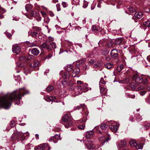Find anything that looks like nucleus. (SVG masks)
Returning a JSON list of instances; mask_svg holds the SVG:
<instances>
[{"label": "nucleus", "mask_w": 150, "mask_h": 150, "mask_svg": "<svg viewBox=\"0 0 150 150\" xmlns=\"http://www.w3.org/2000/svg\"><path fill=\"white\" fill-rule=\"evenodd\" d=\"M55 98L56 97L55 96H45L44 97V99L47 102L51 101L55 99Z\"/></svg>", "instance_id": "a211bd4d"}, {"label": "nucleus", "mask_w": 150, "mask_h": 150, "mask_svg": "<svg viewBox=\"0 0 150 150\" xmlns=\"http://www.w3.org/2000/svg\"><path fill=\"white\" fill-rule=\"evenodd\" d=\"M89 67L87 65H85L83 67V69L84 70H86Z\"/></svg>", "instance_id": "338daca9"}, {"label": "nucleus", "mask_w": 150, "mask_h": 150, "mask_svg": "<svg viewBox=\"0 0 150 150\" xmlns=\"http://www.w3.org/2000/svg\"><path fill=\"white\" fill-rule=\"evenodd\" d=\"M5 33L6 34L7 37L8 38L10 39L12 37V35L11 33H9L8 32L6 31V32Z\"/></svg>", "instance_id": "de8ad7c7"}, {"label": "nucleus", "mask_w": 150, "mask_h": 150, "mask_svg": "<svg viewBox=\"0 0 150 150\" xmlns=\"http://www.w3.org/2000/svg\"><path fill=\"white\" fill-rule=\"evenodd\" d=\"M146 102L147 103L150 104V96H149L146 99Z\"/></svg>", "instance_id": "6e6d98bb"}, {"label": "nucleus", "mask_w": 150, "mask_h": 150, "mask_svg": "<svg viewBox=\"0 0 150 150\" xmlns=\"http://www.w3.org/2000/svg\"><path fill=\"white\" fill-rule=\"evenodd\" d=\"M28 93V91L24 88H20L10 94L7 93L0 98V108L8 109L11 105V101L15 99V104L19 105L22 96Z\"/></svg>", "instance_id": "f257e3e1"}, {"label": "nucleus", "mask_w": 150, "mask_h": 150, "mask_svg": "<svg viewBox=\"0 0 150 150\" xmlns=\"http://www.w3.org/2000/svg\"><path fill=\"white\" fill-rule=\"evenodd\" d=\"M132 80L133 83L132 85L135 88L137 85L143 82V79L142 76L136 75L133 76Z\"/></svg>", "instance_id": "423d86ee"}, {"label": "nucleus", "mask_w": 150, "mask_h": 150, "mask_svg": "<svg viewBox=\"0 0 150 150\" xmlns=\"http://www.w3.org/2000/svg\"><path fill=\"white\" fill-rule=\"evenodd\" d=\"M83 61L82 60H80L77 63H76V65H80V64H82L83 63Z\"/></svg>", "instance_id": "69168bd1"}, {"label": "nucleus", "mask_w": 150, "mask_h": 150, "mask_svg": "<svg viewBox=\"0 0 150 150\" xmlns=\"http://www.w3.org/2000/svg\"><path fill=\"white\" fill-rule=\"evenodd\" d=\"M100 93L103 95H106L107 92V89L103 88L102 87H100Z\"/></svg>", "instance_id": "aec40b11"}, {"label": "nucleus", "mask_w": 150, "mask_h": 150, "mask_svg": "<svg viewBox=\"0 0 150 150\" xmlns=\"http://www.w3.org/2000/svg\"><path fill=\"white\" fill-rule=\"evenodd\" d=\"M113 45V41L112 40H110L108 41L107 43V46L109 48L111 47Z\"/></svg>", "instance_id": "58836bf2"}, {"label": "nucleus", "mask_w": 150, "mask_h": 150, "mask_svg": "<svg viewBox=\"0 0 150 150\" xmlns=\"http://www.w3.org/2000/svg\"><path fill=\"white\" fill-rule=\"evenodd\" d=\"M62 5L64 8H66L68 6V4L65 2H62Z\"/></svg>", "instance_id": "5fc2aeb1"}, {"label": "nucleus", "mask_w": 150, "mask_h": 150, "mask_svg": "<svg viewBox=\"0 0 150 150\" xmlns=\"http://www.w3.org/2000/svg\"><path fill=\"white\" fill-rule=\"evenodd\" d=\"M106 42L107 40H106L103 39V40H100L98 42V43L99 45H102L103 46H104L105 45Z\"/></svg>", "instance_id": "a878e982"}, {"label": "nucleus", "mask_w": 150, "mask_h": 150, "mask_svg": "<svg viewBox=\"0 0 150 150\" xmlns=\"http://www.w3.org/2000/svg\"><path fill=\"white\" fill-rule=\"evenodd\" d=\"M105 84L103 78H101L99 82V87H102Z\"/></svg>", "instance_id": "c756f323"}, {"label": "nucleus", "mask_w": 150, "mask_h": 150, "mask_svg": "<svg viewBox=\"0 0 150 150\" xmlns=\"http://www.w3.org/2000/svg\"><path fill=\"white\" fill-rule=\"evenodd\" d=\"M119 52V50L116 49H113L111 51L110 54L112 58H115L117 57Z\"/></svg>", "instance_id": "9b49d317"}, {"label": "nucleus", "mask_w": 150, "mask_h": 150, "mask_svg": "<svg viewBox=\"0 0 150 150\" xmlns=\"http://www.w3.org/2000/svg\"><path fill=\"white\" fill-rule=\"evenodd\" d=\"M57 8V11H59L61 10V9L60 8V5L59 4H57L56 5Z\"/></svg>", "instance_id": "13d9d810"}, {"label": "nucleus", "mask_w": 150, "mask_h": 150, "mask_svg": "<svg viewBox=\"0 0 150 150\" xmlns=\"http://www.w3.org/2000/svg\"><path fill=\"white\" fill-rule=\"evenodd\" d=\"M112 66L113 65L110 63H107L105 65V67L108 69L111 68Z\"/></svg>", "instance_id": "2f4dec72"}, {"label": "nucleus", "mask_w": 150, "mask_h": 150, "mask_svg": "<svg viewBox=\"0 0 150 150\" xmlns=\"http://www.w3.org/2000/svg\"><path fill=\"white\" fill-rule=\"evenodd\" d=\"M105 59L107 61H109L110 60V57L109 56H107L105 57Z\"/></svg>", "instance_id": "774afa93"}, {"label": "nucleus", "mask_w": 150, "mask_h": 150, "mask_svg": "<svg viewBox=\"0 0 150 150\" xmlns=\"http://www.w3.org/2000/svg\"><path fill=\"white\" fill-rule=\"evenodd\" d=\"M110 125H109L110 129L113 132H116L117 131L119 127V124L115 123L112 121L109 122Z\"/></svg>", "instance_id": "6e6552de"}, {"label": "nucleus", "mask_w": 150, "mask_h": 150, "mask_svg": "<svg viewBox=\"0 0 150 150\" xmlns=\"http://www.w3.org/2000/svg\"><path fill=\"white\" fill-rule=\"evenodd\" d=\"M72 118L69 117L67 114L64 115L63 117L62 120L64 122V125L67 128L71 127L72 122L71 120Z\"/></svg>", "instance_id": "39448f33"}, {"label": "nucleus", "mask_w": 150, "mask_h": 150, "mask_svg": "<svg viewBox=\"0 0 150 150\" xmlns=\"http://www.w3.org/2000/svg\"><path fill=\"white\" fill-rule=\"evenodd\" d=\"M137 144L135 145V148L136 149H142L143 147L142 144V143H137Z\"/></svg>", "instance_id": "cd10ccee"}, {"label": "nucleus", "mask_w": 150, "mask_h": 150, "mask_svg": "<svg viewBox=\"0 0 150 150\" xmlns=\"http://www.w3.org/2000/svg\"><path fill=\"white\" fill-rule=\"evenodd\" d=\"M128 9L131 13H133L135 11V9L132 7H129L128 8Z\"/></svg>", "instance_id": "37998d69"}, {"label": "nucleus", "mask_w": 150, "mask_h": 150, "mask_svg": "<svg viewBox=\"0 0 150 150\" xmlns=\"http://www.w3.org/2000/svg\"><path fill=\"white\" fill-rule=\"evenodd\" d=\"M109 52V50L108 49H103L101 51V53L103 55H106L108 54Z\"/></svg>", "instance_id": "393cba45"}, {"label": "nucleus", "mask_w": 150, "mask_h": 150, "mask_svg": "<svg viewBox=\"0 0 150 150\" xmlns=\"http://www.w3.org/2000/svg\"><path fill=\"white\" fill-rule=\"evenodd\" d=\"M143 24V25L146 27L148 28L150 27V21L149 20L147 21L144 22Z\"/></svg>", "instance_id": "7c9ffc66"}, {"label": "nucleus", "mask_w": 150, "mask_h": 150, "mask_svg": "<svg viewBox=\"0 0 150 150\" xmlns=\"http://www.w3.org/2000/svg\"><path fill=\"white\" fill-rule=\"evenodd\" d=\"M94 133V132L93 130L87 131L86 133V136L87 138H89L91 137H92Z\"/></svg>", "instance_id": "dca6fc26"}, {"label": "nucleus", "mask_w": 150, "mask_h": 150, "mask_svg": "<svg viewBox=\"0 0 150 150\" xmlns=\"http://www.w3.org/2000/svg\"><path fill=\"white\" fill-rule=\"evenodd\" d=\"M42 15L43 16H45L46 15V13L45 12H44L42 11H40Z\"/></svg>", "instance_id": "0e129e2a"}, {"label": "nucleus", "mask_w": 150, "mask_h": 150, "mask_svg": "<svg viewBox=\"0 0 150 150\" xmlns=\"http://www.w3.org/2000/svg\"><path fill=\"white\" fill-rule=\"evenodd\" d=\"M26 60L32 59L33 58V56L32 55H28L26 56Z\"/></svg>", "instance_id": "f704fd0d"}, {"label": "nucleus", "mask_w": 150, "mask_h": 150, "mask_svg": "<svg viewBox=\"0 0 150 150\" xmlns=\"http://www.w3.org/2000/svg\"><path fill=\"white\" fill-rule=\"evenodd\" d=\"M73 67L71 64H68L64 67L65 69L68 71H70L72 70Z\"/></svg>", "instance_id": "4be33fe9"}, {"label": "nucleus", "mask_w": 150, "mask_h": 150, "mask_svg": "<svg viewBox=\"0 0 150 150\" xmlns=\"http://www.w3.org/2000/svg\"><path fill=\"white\" fill-rule=\"evenodd\" d=\"M25 44L28 47H33L37 45L33 42L31 43L28 41H27L25 42Z\"/></svg>", "instance_id": "5701e85b"}, {"label": "nucleus", "mask_w": 150, "mask_h": 150, "mask_svg": "<svg viewBox=\"0 0 150 150\" xmlns=\"http://www.w3.org/2000/svg\"><path fill=\"white\" fill-rule=\"evenodd\" d=\"M56 48V44L54 42H52L50 43H48L47 49L51 50L52 49H54Z\"/></svg>", "instance_id": "ddd939ff"}, {"label": "nucleus", "mask_w": 150, "mask_h": 150, "mask_svg": "<svg viewBox=\"0 0 150 150\" xmlns=\"http://www.w3.org/2000/svg\"><path fill=\"white\" fill-rule=\"evenodd\" d=\"M100 128L102 130H105L107 128V127L105 124H102L100 125Z\"/></svg>", "instance_id": "49530a36"}, {"label": "nucleus", "mask_w": 150, "mask_h": 150, "mask_svg": "<svg viewBox=\"0 0 150 150\" xmlns=\"http://www.w3.org/2000/svg\"><path fill=\"white\" fill-rule=\"evenodd\" d=\"M124 67V65L122 64H121L120 66L118 67L117 68V70L118 72H120Z\"/></svg>", "instance_id": "4c0bfd02"}, {"label": "nucleus", "mask_w": 150, "mask_h": 150, "mask_svg": "<svg viewBox=\"0 0 150 150\" xmlns=\"http://www.w3.org/2000/svg\"><path fill=\"white\" fill-rule=\"evenodd\" d=\"M47 43L44 42L42 43L40 45V47L41 48H46L47 49Z\"/></svg>", "instance_id": "a19ab883"}, {"label": "nucleus", "mask_w": 150, "mask_h": 150, "mask_svg": "<svg viewBox=\"0 0 150 150\" xmlns=\"http://www.w3.org/2000/svg\"><path fill=\"white\" fill-rule=\"evenodd\" d=\"M126 142L123 141H121L119 144L120 145V146H119V147H123L124 146L126 145Z\"/></svg>", "instance_id": "c03bdc74"}, {"label": "nucleus", "mask_w": 150, "mask_h": 150, "mask_svg": "<svg viewBox=\"0 0 150 150\" xmlns=\"http://www.w3.org/2000/svg\"><path fill=\"white\" fill-rule=\"evenodd\" d=\"M137 142L134 140L131 141L129 142V144L131 146L135 147V145L137 144Z\"/></svg>", "instance_id": "bb28decb"}, {"label": "nucleus", "mask_w": 150, "mask_h": 150, "mask_svg": "<svg viewBox=\"0 0 150 150\" xmlns=\"http://www.w3.org/2000/svg\"><path fill=\"white\" fill-rule=\"evenodd\" d=\"M122 40L121 38H118L115 40V44L116 45H119L122 42Z\"/></svg>", "instance_id": "b1692460"}, {"label": "nucleus", "mask_w": 150, "mask_h": 150, "mask_svg": "<svg viewBox=\"0 0 150 150\" xmlns=\"http://www.w3.org/2000/svg\"><path fill=\"white\" fill-rule=\"evenodd\" d=\"M38 14V13H37L36 11H33L31 12L30 15L26 13L25 14V16L29 19H32L33 17H34L35 18Z\"/></svg>", "instance_id": "f8f14e48"}, {"label": "nucleus", "mask_w": 150, "mask_h": 150, "mask_svg": "<svg viewBox=\"0 0 150 150\" xmlns=\"http://www.w3.org/2000/svg\"><path fill=\"white\" fill-rule=\"evenodd\" d=\"M111 138L110 137V135H108V137L107 138L105 139V141H103L102 143V145H104L105 144V143L106 142H108L110 139Z\"/></svg>", "instance_id": "79ce46f5"}, {"label": "nucleus", "mask_w": 150, "mask_h": 150, "mask_svg": "<svg viewBox=\"0 0 150 150\" xmlns=\"http://www.w3.org/2000/svg\"><path fill=\"white\" fill-rule=\"evenodd\" d=\"M35 18H36V20L38 21L39 22L41 21V20L42 18L40 16V14L38 13V14L37 15Z\"/></svg>", "instance_id": "ea45409f"}, {"label": "nucleus", "mask_w": 150, "mask_h": 150, "mask_svg": "<svg viewBox=\"0 0 150 150\" xmlns=\"http://www.w3.org/2000/svg\"><path fill=\"white\" fill-rule=\"evenodd\" d=\"M19 59L21 61H24V62H26V56H22L20 57Z\"/></svg>", "instance_id": "09e8293b"}, {"label": "nucleus", "mask_w": 150, "mask_h": 150, "mask_svg": "<svg viewBox=\"0 0 150 150\" xmlns=\"http://www.w3.org/2000/svg\"><path fill=\"white\" fill-rule=\"evenodd\" d=\"M77 83L79 85L76 86L77 91L75 93V95L76 96L82 94V92H86L88 91V85L87 83H83L81 81H77Z\"/></svg>", "instance_id": "f03ea898"}, {"label": "nucleus", "mask_w": 150, "mask_h": 150, "mask_svg": "<svg viewBox=\"0 0 150 150\" xmlns=\"http://www.w3.org/2000/svg\"><path fill=\"white\" fill-rule=\"evenodd\" d=\"M16 124V121L14 120H12L10 122V127H15Z\"/></svg>", "instance_id": "72a5a7b5"}, {"label": "nucleus", "mask_w": 150, "mask_h": 150, "mask_svg": "<svg viewBox=\"0 0 150 150\" xmlns=\"http://www.w3.org/2000/svg\"><path fill=\"white\" fill-rule=\"evenodd\" d=\"M85 125H80L78 126V128L79 129H84Z\"/></svg>", "instance_id": "3c124183"}, {"label": "nucleus", "mask_w": 150, "mask_h": 150, "mask_svg": "<svg viewBox=\"0 0 150 150\" xmlns=\"http://www.w3.org/2000/svg\"><path fill=\"white\" fill-rule=\"evenodd\" d=\"M39 64L38 61H34L30 64V67H32L35 68L37 67Z\"/></svg>", "instance_id": "6ab92c4d"}, {"label": "nucleus", "mask_w": 150, "mask_h": 150, "mask_svg": "<svg viewBox=\"0 0 150 150\" xmlns=\"http://www.w3.org/2000/svg\"><path fill=\"white\" fill-rule=\"evenodd\" d=\"M135 16L138 18H140L143 16V14L140 12H136L134 13Z\"/></svg>", "instance_id": "412c9836"}, {"label": "nucleus", "mask_w": 150, "mask_h": 150, "mask_svg": "<svg viewBox=\"0 0 150 150\" xmlns=\"http://www.w3.org/2000/svg\"><path fill=\"white\" fill-rule=\"evenodd\" d=\"M88 5V2L86 1H85V0L83 1V7L85 8H86Z\"/></svg>", "instance_id": "8fccbe9b"}, {"label": "nucleus", "mask_w": 150, "mask_h": 150, "mask_svg": "<svg viewBox=\"0 0 150 150\" xmlns=\"http://www.w3.org/2000/svg\"><path fill=\"white\" fill-rule=\"evenodd\" d=\"M5 12L4 10L2 8L0 5V18H3V16L2 15L3 13Z\"/></svg>", "instance_id": "c85d7f7f"}, {"label": "nucleus", "mask_w": 150, "mask_h": 150, "mask_svg": "<svg viewBox=\"0 0 150 150\" xmlns=\"http://www.w3.org/2000/svg\"><path fill=\"white\" fill-rule=\"evenodd\" d=\"M80 70L79 68H77L74 69L72 72L71 75L73 77H75L80 72Z\"/></svg>", "instance_id": "2eb2a0df"}, {"label": "nucleus", "mask_w": 150, "mask_h": 150, "mask_svg": "<svg viewBox=\"0 0 150 150\" xmlns=\"http://www.w3.org/2000/svg\"><path fill=\"white\" fill-rule=\"evenodd\" d=\"M94 130L97 133H101V132L99 130V127L98 126H96L94 128Z\"/></svg>", "instance_id": "c9c22d12"}, {"label": "nucleus", "mask_w": 150, "mask_h": 150, "mask_svg": "<svg viewBox=\"0 0 150 150\" xmlns=\"http://www.w3.org/2000/svg\"><path fill=\"white\" fill-rule=\"evenodd\" d=\"M146 92L145 91H142L140 92V94L141 96L144 95L146 93Z\"/></svg>", "instance_id": "680f3d73"}, {"label": "nucleus", "mask_w": 150, "mask_h": 150, "mask_svg": "<svg viewBox=\"0 0 150 150\" xmlns=\"http://www.w3.org/2000/svg\"><path fill=\"white\" fill-rule=\"evenodd\" d=\"M59 135L58 134L55 135L54 137H53L52 138H50L49 139V141L50 142L51 141L52 139L53 140L54 142L56 143L59 139Z\"/></svg>", "instance_id": "4468645a"}, {"label": "nucleus", "mask_w": 150, "mask_h": 150, "mask_svg": "<svg viewBox=\"0 0 150 150\" xmlns=\"http://www.w3.org/2000/svg\"><path fill=\"white\" fill-rule=\"evenodd\" d=\"M79 0L76 1V2L74 1L73 2V4H74L76 5H79Z\"/></svg>", "instance_id": "052dcab7"}, {"label": "nucleus", "mask_w": 150, "mask_h": 150, "mask_svg": "<svg viewBox=\"0 0 150 150\" xmlns=\"http://www.w3.org/2000/svg\"><path fill=\"white\" fill-rule=\"evenodd\" d=\"M85 143L89 149H93L95 147L94 145L93 144V142L90 140H88Z\"/></svg>", "instance_id": "1a4fd4ad"}, {"label": "nucleus", "mask_w": 150, "mask_h": 150, "mask_svg": "<svg viewBox=\"0 0 150 150\" xmlns=\"http://www.w3.org/2000/svg\"><path fill=\"white\" fill-rule=\"evenodd\" d=\"M69 75V73H67V72H64L62 74V76L63 78L64 79H67Z\"/></svg>", "instance_id": "a18cd8bd"}, {"label": "nucleus", "mask_w": 150, "mask_h": 150, "mask_svg": "<svg viewBox=\"0 0 150 150\" xmlns=\"http://www.w3.org/2000/svg\"><path fill=\"white\" fill-rule=\"evenodd\" d=\"M29 135V134L28 132L23 133L14 131L12 137L22 142L25 139V136H28Z\"/></svg>", "instance_id": "7ed1b4c3"}, {"label": "nucleus", "mask_w": 150, "mask_h": 150, "mask_svg": "<svg viewBox=\"0 0 150 150\" xmlns=\"http://www.w3.org/2000/svg\"><path fill=\"white\" fill-rule=\"evenodd\" d=\"M31 52L32 54L36 56L38 55L39 53V50L36 48H34L31 49Z\"/></svg>", "instance_id": "f3484780"}, {"label": "nucleus", "mask_w": 150, "mask_h": 150, "mask_svg": "<svg viewBox=\"0 0 150 150\" xmlns=\"http://www.w3.org/2000/svg\"><path fill=\"white\" fill-rule=\"evenodd\" d=\"M95 61L93 60H91L90 61H88V64H92L95 63Z\"/></svg>", "instance_id": "4d7b16f0"}, {"label": "nucleus", "mask_w": 150, "mask_h": 150, "mask_svg": "<svg viewBox=\"0 0 150 150\" xmlns=\"http://www.w3.org/2000/svg\"><path fill=\"white\" fill-rule=\"evenodd\" d=\"M101 65V64L100 63H98L97 64H95L93 66V67H94L97 68L98 67H99Z\"/></svg>", "instance_id": "bf43d9fd"}, {"label": "nucleus", "mask_w": 150, "mask_h": 150, "mask_svg": "<svg viewBox=\"0 0 150 150\" xmlns=\"http://www.w3.org/2000/svg\"><path fill=\"white\" fill-rule=\"evenodd\" d=\"M21 50V47L18 44L13 46L12 51L14 53L18 54L20 52Z\"/></svg>", "instance_id": "9d476101"}, {"label": "nucleus", "mask_w": 150, "mask_h": 150, "mask_svg": "<svg viewBox=\"0 0 150 150\" xmlns=\"http://www.w3.org/2000/svg\"><path fill=\"white\" fill-rule=\"evenodd\" d=\"M92 30L94 31H98V28L95 26H93L92 28Z\"/></svg>", "instance_id": "603ef678"}, {"label": "nucleus", "mask_w": 150, "mask_h": 150, "mask_svg": "<svg viewBox=\"0 0 150 150\" xmlns=\"http://www.w3.org/2000/svg\"><path fill=\"white\" fill-rule=\"evenodd\" d=\"M144 127L145 129H146L150 127V122H146L144 125Z\"/></svg>", "instance_id": "473e14b6"}, {"label": "nucleus", "mask_w": 150, "mask_h": 150, "mask_svg": "<svg viewBox=\"0 0 150 150\" xmlns=\"http://www.w3.org/2000/svg\"><path fill=\"white\" fill-rule=\"evenodd\" d=\"M54 89L53 86H49L46 88V91L47 92H51Z\"/></svg>", "instance_id": "e433bc0d"}, {"label": "nucleus", "mask_w": 150, "mask_h": 150, "mask_svg": "<svg viewBox=\"0 0 150 150\" xmlns=\"http://www.w3.org/2000/svg\"><path fill=\"white\" fill-rule=\"evenodd\" d=\"M81 109H82V111L81 112V113L83 115V119L82 120V122H85L87 120V118L85 117H86L88 114V111L87 107L84 104H81L80 105L77 106L74 109V110H79Z\"/></svg>", "instance_id": "20e7f679"}, {"label": "nucleus", "mask_w": 150, "mask_h": 150, "mask_svg": "<svg viewBox=\"0 0 150 150\" xmlns=\"http://www.w3.org/2000/svg\"><path fill=\"white\" fill-rule=\"evenodd\" d=\"M37 33L35 32H32L31 33V35L33 37H35L37 35Z\"/></svg>", "instance_id": "e2e57ef3"}, {"label": "nucleus", "mask_w": 150, "mask_h": 150, "mask_svg": "<svg viewBox=\"0 0 150 150\" xmlns=\"http://www.w3.org/2000/svg\"><path fill=\"white\" fill-rule=\"evenodd\" d=\"M51 148L47 143H43L35 146V150H50Z\"/></svg>", "instance_id": "0eeeda50"}, {"label": "nucleus", "mask_w": 150, "mask_h": 150, "mask_svg": "<svg viewBox=\"0 0 150 150\" xmlns=\"http://www.w3.org/2000/svg\"><path fill=\"white\" fill-rule=\"evenodd\" d=\"M136 118L137 121H140L142 120L141 117H140L139 115H138L137 116V117H136Z\"/></svg>", "instance_id": "864d4df0"}]
</instances>
